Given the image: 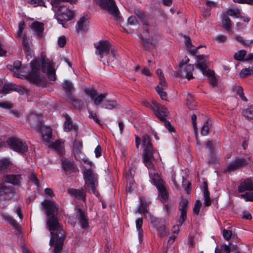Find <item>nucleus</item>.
I'll use <instances>...</instances> for the list:
<instances>
[{
  "label": "nucleus",
  "instance_id": "1",
  "mask_svg": "<svg viewBox=\"0 0 253 253\" xmlns=\"http://www.w3.org/2000/svg\"><path fill=\"white\" fill-rule=\"evenodd\" d=\"M31 71L28 75L27 79L33 84L36 85L45 87L47 81L44 77L41 76L40 73L41 67L42 71L46 73L48 78L50 81H55L56 78L55 70L50 64L48 60L42 58V60L35 58L30 63Z\"/></svg>",
  "mask_w": 253,
  "mask_h": 253
},
{
  "label": "nucleus",
  "instance_id": "2",
  "mask_svg": "<svg viewBox=\"0 0 253 253\" xmlns=\"http://www.w3.org/2000/svg\"><path fill=\"white\" fill-rule=\"evenodd\" d=\"M46 226L51 234L49 245L50 247H54L52 252L59 253L63 249L65 238L63 226L56 215H52L47 218Z\"/></svg>",
  "mask_w": 253,
  "mask_h": 253
},
{
  "label": "nucleus",
  "instance_id": "3",
  "mask_svg": "<svg viewBox=\"0 0 253 253\" xmlns=\"http://www.w3.org/2000/svg\"><path fill=\"white\" fill-rule=\"evenodd\" d=\"M75 0H51L50 3L53 8H57L56 10V19L58 22L63 24V22L70 20L73 18L74 13L66 7V6L60 4L61 2L66 1L73 2Z\"/></svg>",
  "mask_w": 253,
  "mask_h": 253
},
{
  "label": "nucleus",
  "instance_id": "4",
  "mask_svg": "<svg viewBox=\"0 0 253 253\" xmlns=\"http://www.w3.org/2000/svg\"><path fill=\"white\" fill-rule=\"evenodd\" d=\"M31 126L37 131H41L42 139L48 142L52 136V129L49 127L42 126L41 117L37 115H31L30 116Z\"/></svg>",
  "mask_w": 253,
  "mask_h": 253
},
{
  "label": "nucleus",
  "instance_id": "5",
  "mask_svg": "<svg viewBox=\"0 0 253 253\" xmlns=\"http://www.w3.org/2000/svg\"><path fill=\"white\" fill-rule=\"evenodd\" d=\"M142 145L144 148L143 162L148 169H152L154 150L149 135H145L142 137Z\"/></svg>",
  "mask_w": 253,
  "mask_h": 253
},
{
  "label": "nucleus",
  "instance_id": "6",
  "mask_svg": "<svg viewBox=\"0 0 253 253\" xmlns=\"http://www.w3.org/2000/svg\"><path fill=\"white\" fill-rule=\"evenodd\" d=\"M84 178L85 181L84 187L86 191L97 196L99 193L97 190L98 186L97 175L94 174L91 169H85L84 172Z\"/></svg>",
  "mask_w": 253,
  "mask_h": 253
},
{
  "label": "nucleus",
  "instance_id": "7",
  "mask_svg": "<svg viewBox=\"0 0 253 253\" xmlns=\"http://www.w3.org/2000/svg\"><path fill=\"white\" fill-rule=\"evenodd\" d=\"M97 2L102 9L107 10L114 19L117 20L119 19V10L114 0H97Z\"/></svg>",
  "mask_w": 253,
  "mask_h": 253
},
{
  "label": "nucleus",
  "instance_id": "8",
  "mask_svg": "<svg viewBox=\"0 0 253 253\" xmlns=\"http://www.w3.org/2000/svg\"><path fill=\"white\" fill-rule=\"evenodd\" d=\"M238 191L240 193L244 192L246 191H249L244 194L240 195V197L244 199L246 201H253V183L251 179H247L242 182L238 186Z\"/></svg>",
  "mask_w": 253,
  "mask_h": 253
},
{
  "label": "nucleus",
  "instance_id": "9",
  "mask_svg": "<svg viewBox=\"0 0 253 253\" xmlns=\"http://www.w3.org/2000/svg\"><path fill=\"white\" fill-rule=\"evenodd\" d=\"M189 59L187 56H185L179 64V73L180 76H185L188 80L194 78L192 72L194 69V65L188 64Z\"/></svg>",
  "mask_w": 253,
  "mask_h": 253
},
{
  "label": "nucleus",
  "instance_id": "10",
  "mask_svg": "<svg viewBox=\"0 0 253 253\" xmlns=\"http://www.w3.org/2000/svg\"><path fill=\"white\" fill-rule=\"evenodd\" d=\"M8 144L12 149L21 154H24L28 150L26 143L18 138H9Z\"/></svg>",
  "mask_w": 253,
  "mask_h": 253
},
{
  "label": "nucleus",
  "instance_id": "11",
  "mask_svg": "<svg viewBox=\"0 0 253 253\" xmlns=\"http://www.w3.org/2000/svg\"><path fill=\"white\" fill-rule=\"evenodd\" d=\"M95 48V53L100 56V60L101 61L109 55V52L112 49L111 44L107 41L99 42Z\"/></svg>",
  "mask_w": 253,
  "mask_h": 253
},
{
  "label": "nucleus",
  "instance_id": "12",
  "mask_svg": "<svg viewBox=\"0 0 253 253\" xmlns=\"http://www.w3.org/2000/svg\"><path fill=\"white\" fill-rule=\"evenodd\" d=\"M15 192L11 188H9L2 184H0V208L3 209L6 207L1 204L2 201L9 200L14 196Z\"/></svg>",
  "mask_w": 253,
  "mask_h": 253
},
{
  "label": "nucleus",
  "instance_id": "13",
  "mask_svg": "<svg viewBox=\"0 0 253 253\" xmlns=\"http://www.w3.org/2000/svg\"><path fill=\"white\" fill-rule=\"evenodd\" d=\"M42 205L47 217L52 215H57L59 206L54 201L45 200L42 202Z\"/></svg>",
  "mask_w": 253,
  "mask_h": 253
},
{
  "label": "nucleus",
  "instance_id": "14",
  "mask_svg": "<svg viewBox=\"0 0 253 253\" xmlns=\"http://www.w3.org/2000/svg\"><path fill=\"white\" fill-rule=\"evenodd\" d=\"M250 161L244 158L237 157L234 161L229 163L226 169L227 171H233L247 166Z\"/></svg>",
  "mask_w": 253,
  "mask_h": 253
},
{
  "label": "nucleus",
  "instance_id": "15",
  "mask_svg": "<svg viewBox=\"0 0 253 253\" xmlns=\"http://www.w3.org/2000/svg\"><path fill=\"white\" fill-rule=\"evenodd\" d=\"M150 107L160 120L162 121L166 119V117L168 114V110L166 107L155 102H153Z\"/></svg>",
  "mask_w": 253,
  "mask_h": 253
},
{
  "label": "nucleus",
  "instance_id": "16",
  "mask_svg": "<svg viewBox=\"0 0 253 253\" xmlns=\"http://www.w3.org/2000/svg\"><path fill=\"white\" fill-rule=\"evenodd\" d=\"M61 162L62 168L66 174L75 172L78 170L77 165L72 161L65 158H62Z\"/></svg>",
  "mask_w": 253,
  "mask_h": 253
},
{
  "label": "nucleus",
  "instance_id": "17",
  "mask_svg": "<svg viewBox=\"0 0 253 253\" xmlns=\"http://www.w3.org/2000/svg\"><path fill=\"white\" fill-rule=\"evenodd\" d=\"M134 13L142 22L143 29L148 32L150 27V21L151 18L150 16L146 15L144 12L140 9H135Z\"/></svg>",
  "mask_w": 253,
  "mask_h": 253
},
{
  "label": "nucleus",
  "instance_id": "18",
  "mask_svg": "<svg viewBox=\"0 0 253 253\" xmlns=\"http://www.w3.org/2000/svg\"><path fill=\"white\" fill-rule=\"evenodd\" d=\"M154 183L159 191V196L162 198L163 202H165L168 199V192L163 184V181L161 179L154 180Z\"/></svg>",
  "mask_w": 253,
  "mask_h": 253
},
{
  "label": "nucleus",
  "instance_id": "19",
  "mask_svg": "<svg viewBox=\"0 0 253 253\" xmlns=\"http://www.w3.org/2000/svg\"><path fill=\"white\" fill-rule=\"evenodd\" d=\"M207 57L208 56L204 55H196L197 59L196 66L202 71L203 75H205L207 72V70H206L208 67L206 59Z\"/></svg>",
  "mask_w": 253,
  "mask_h": 253
},
{
  "label": "nucleus",
  "instance_id": "20",
  "mask_svg": "<svg viewBox=\"0 0 253 253\" xmlns=\"http://www.w3.org/2000/svg\"><path fill=\"white\" fill-rule=\"evenodd\" d=\"M77 217L79 220V222L83 228L85 229L88 226V219L86 213L81 208L78 209Z\"/></svg>",
  "mask_w": 253,
  "mask_h": 253
},
{
  "label": "nucleus",
  "instance_id": "21",
  "mask_svg": "<svg viewBox=\"0 0 253 253\" xmlns=\"http://www.w3.org/2000/svg\"><path fill=\"white\" fill-rule=\"evenodd\" d=\"M21 179V174H7L2 178L3 181L13 185H19Z\"/></svg>",
  "mask_w": 253,
  "mask_h": 253
},
{
  "label": "nucleus",
  "instance_id": "22",
  "mask_svg": "<svg viewBox=\"0 0 253 253\" xmlns=\"http://www.w3.org/2000/svg\"><path fill=\"white\" fill-rule=\"evenodd\" d=\"M66 121L64 123V128L66 131H69L71 130L77 131L78 130V126L73 124L71 118L67 114L64 115Z\"/></svg>",
  "mask_w": 253,
  "mask_h": 253
},
{
  "label": "nucleus",
  "instance_id": "23",
  "mask_svg": "<svg viewBox=\"0 0 253 253\" xmlns=\"http://www.w3.org/2000/svg\"><path fill=\"white\" fill-rule=\"evenodd\" d=\"M88 29V21L83 17L80 19L77 24L76 30L77 32L80 31H86Z\"/></svg>",
  "mask_w": 253,
  "mask_h": 253
},
{
  "label": "nucleus",
  "instance_id": "24",
  "mask_svg": "<svg viewBox=\"0 0 253 253\" xmlns=\"http://www.w3.org/2000/svg\"><path fill=\"white\" fill-rule=\"evenodd\" d=\"M68 193L79 200H84L85 199V194L83 189H69Z\"/></svg>",
  "mask_w": 253,
  "mask_h": 253
},
{
  "label": "nucleus",
  "instance_id": "25",
  "mask_svg": "<svg viewBox=\"0 0 253 253\" xmlns=\"http://www.w3.org/2000/svg\"><path fill=\"white\" fill-rule=\"evenodd\" d=\"M32 29L38 37H41L44 30L43 24L41 22H35L32 24Z\"/></svg>",
  "mask_w": 253,
  "mask_h": 253
},
{
  "label": "nucleus",
  "instance_id": "26",
  "mask_svg": "<svg viewBox=\"0 0 253 253\" xmlns=\"http://www.w3.org/2000/svg\"><path fill=\"white\" fill-rule=\"evenodd\" d=\"M104 58L105 59L102 61L103 62L104 64L105 63V61H106L108 65H110L113 66L114 65V62L116 59L115 50L114 48L111 49L110 53L109 52V55Z\"/></svg>",
  "mask_w": 253,
  "mask_h": 253
},
{
  "label": "nucleus",
  "instance_id": "27",
  "mask_svg": "<svg viewBox=\"0 0 253 253\" xmlns=\"http://www.w3.org/2000/svg\"><path fill=\"white\" fill-rule=\"evenodd\" d=\"M0 214L3 218L9 222L17 230L19 229L20 226L18 223L14 218H13L12 217L10 216L9 214L3 212H1Z\"/></svg>",
  "mask_w": 253,
  "mask_h": 253
},
{
  "label": "nucleus",
  "instance_id": "28",
  "mask_svg": "<svg viewBox=\"0 0 253 253\" xmlns=\"http://www.w3.org/2000/svg\"><path fill=\"white\" fill-rule=\"evenodd\" d=\"M136 227L138 232V238L140 241L142 239L143 231L142 228L143 219L142 218H138L136 220Z\"/></svg>",
  "mask_w": 253,
  "mask_h": 253
},
{
  "label": "nucleus",
  "instance_id": "29",
  "mask_svg": "<svg viewBox=\"0 0 253 253\" xmlns=\"http://www.w3.org/2000/svg\"><path fill=\"white\" fill-rule=\"evenodd\" d=\"M188 201L186 199H183L179 203V210L181 214H186L188 209Z\"/></svg>",
  "mask_w": 253,
  "mask_h": 253
},
{
  "label": "nucleus",
  "instance_id": "30",
  "mask_svg": "<svg viewBox=\"0 0 253 253\" xmlns=\"http://www.w3.org/2000/svg\"><path fill=\"white\" fill-rule=\"evenodd\" d=\"M222 27L227 31L231 30V21L228 15H224L222 18Z\"/></svg>",
  "mask_w": 253,
  "mask_h": 253
},
{
  "label": "nucleus",
  "instance_id": "31",
  "mask_svg": "<svg viewBox=\"0 0 253 253\" xmlns=\"http://www.w3.org/2000/svg\"><path fill=\"white\" fill-rule=\"evenodd\" d=\"M209 76V80L210 84L213 86H216L217 84V81L214 76V72L210 69L207 70V73L205 74Z\"/></svg>",
  "mask_w": 253,
  "mask_h": 253
},
{
  "label": "nucleus",
  "instance_id": "32",
  "mask_svg": "<svg viewBox=\"0 0 253 253\" xmlns=\"http://www.w3.org/2000/svg\"><path fill=\"white\" fill-rule=\"evenodd\" d=\"M63 87L65 90L66 93L70 96L72 90L74 89V86L72 83L69 81H65L63 83Z\"/></svg>",
  "mask_w": 253,
  "mask_h": 253
},
{
  "label": "nucleus",
  "instance_id": "33",
  "mask_svg": "<svg viewBox=\"0 0 253 253\" xmlns=\"http://www.w3.org/2000/svg\"><path fill=\"white\" fill-rule=\"evenodd\" d=\"M117 105L116 101L105 100L102 104V107L106 109H113Z\"/></svg>",
  "mask_w": 253,
  "mask_h": 253
},
{
  "label": "nucleus",
  "instance_id": "34",
  "mask_svg": "<svg viewBox=\"0 0 253 253\" xmlns=\"http://www.w3.org/2000/svg\"><path fill=\"white\" fill-rule=\"evenodd\" d=\"M232 89L234 92L239 95L242 100L244 101H247V98L244 96L243 89L240 86H234L232 87Z\"/></svg>",
  "mask_w": 253,
  "mask_h": 253
},
{
  "label": "nucleus",
  "instance_id": "35",
  "mask_svg": "<svg viewBox=\"0 0 253 253\" xmlns=\"http://www.w3.org/2000/svg\"><path fill=\"white\" fill-rule=\"evenodd\" d=\"M107 94V93H101L99 95L97 94L94 98H93L92 100L94 104L96 106L99 105L101 103H103L104 99L106 98Z\"/></svg>",
  "mask_w": 253,
  "mask_h": 253
},
{
  "label": "nucleus",
  "instance_id": "36",
  "mask_svg": "<svg viewBox=\"0 0 253 253\" xmlns=\"http://www.w3.org/2000/svg\"><path fill=\"white\" fill-rule=\"evenodd\" d=\"M247 52L245 50H240L234 55V59L238 61H244Z\"/></svg>",
  "mask_w": 253,
  "mask_h": 253
},
{
  "label": "nucleus",
  "instance_id": "37",
  "mask_svg": "<svg viewBox=\"0 0 253 253\" xmlns=\"http://www.w3.org/2000/svg\"><path fill=\"white\" fill-rule=\"evenodd\" d=\"M22 40V43L23 46V49L28 51L29 49L31 48L30 43L29 42V39L25 34H23L21 36Z\"/></svg>",
  "mask_w": 253,
  "mask_h": 253
},
{
  "label": "nucleus",
  "instance_id": "38",
  "mask_svg": "<svg viewBox=\"0 0 253 253\" xmlns=\"http://www.w3.org/2000/svg\"><path fill=\"white\" fill-rule=\"evenodd\" d=\"M253 109L251 107L243 111V115L249 120L253 119Z\"/></svg>",
  "mask_w": 253,
  "mask_h": 253
},
{
  "label": "nucleus",
  "instance_id": "39",
  "mask_svg": "<svg viewBox=\"0 0 253 253\" xmlns=\"http://www.w3.org/2000/svg\"><path fill=\"white\" fill-rule=\"evenodd\" d=\"M211 126V124H210L208 121L204 123L201 130V134L202 135L206 136L209 133Z\"/></svg>",
  "mask_w": 253,
  "mask_h": 253
},
{
  "label": "nucleus",
  "instance_id": "40",
  "mask_svg": "<svg viewBox=\"0 0 253 253\" xmlns=\"http://www.w3.org/2000/svg\"><path fill=\"white\" fill-rule=\"evenodd\" d=\"M82 147V141L80 140L76 139L74 143V149L77 154H79L81 152Z\"/></svg>",
  "mask_w": 253,
  "mask_h": 253
},
{
  "label": "nucleus",
  "instance_id": "41",
  "mask_svg": "<svg viewBox=\"0 0 253 253\" xmlns=\"http://www.w3.org/2000/svg\"><path fill=\"white\" fill-rule=\"evenodd\" d=\"M253 72V67L252 68H248L243 69L240 73V78H245L248 77L249 75H251Z\"/></svg>",
  "mask_w": 253,
  "mask_h": 253
},
{
  "label": "nucleus",
  "instance_id": "42",
  "mask_svg": "<svg viewBox=\"0 0 253 253\" xmlns=\"http://www.w3.org/2000/svg\"><path fill=\"white\" fill-rule=\"evenodd\" d=\"M180 180L182 179V187L185 189L187 193L189 194L191 190L190 183L187 180L185 179L184 176H183L181 177H180Z\"/></svg>",
  "mask_w": 253,
  "mask_h": 253
},
{
  "label": "nucleus",
  "instance_id": "43",
  "mask_svg": "<svg viewBox=\"0 0 253 253\" xmlns=\"http://www.w3.org/2000/svg\"><path fill=\"white\" fill-rule=\"evenodd\" d=\"M21 63L19 61H15L12 65H9L8 66L9 69L12 71H18L21 69Z\"/></svg>",
  "mask_w": 253,
  "mask_h": 253
},
{
  "label": "nucleus",
  "instance_id": "44",
  "mask_svg": "<svg viewBox=\"0 0 253 253\" xmlns=\"http://www.w3.org/2000/svg\"><path fill=\"white\" fill-rule=\"evenodd\" d=\"M10 162L6 159L0 160V171L6 170L9 167Z\"/></svg>",
  "mask_w": 253,
  "mask_h": 253
},
{
  "label": "nucleus",
  "instance_id": "45",
  "mask_svg": "<svg viewBox=\"0 0 253 253\" xmlns=\"http://www.w3.org/2000/svg\"><path fill=\"white\" fill-rule=\"evenodd\" d=\"M237 248V246H233L229 247L228 245H223L221 247L222 253H230L231 251H236Z\"/></svg>",
  "mask_w": 253,
  "mask_h": 253
},
{
  "label": "nucleus",
  "instance_id": "46",
  "mask_svg": "<svg viewBox=\"0 0 253 253\" xmlns=\"http://www.w3.org/2000/svg\"><path fill=\"white\" fill-rule=\"evenodd\" d=\"M240 14V10L239 8L230 9L228 10L226 13V15L235 16L239 17V15Z\"/></svg>",
  "mask_w": 253,
  "mask_h": 253
},
{
  "label": "nucleus",
  "instance_id": "47",
  "mask_svg": "<svg viewBox=\"0 0 253 253\" xmlns=\"http://www.w3.org/2000/svg\"><path fill=\"white\" fill-rule=\"evenodd\" d=\"M155 89L157 92L161 97V99L164 100H167V94L166 92L164 91L163 90L164 89H162L161 87H159V86H156Z\"/></svg>",
  "mask_w": 253,
  "mask_h": 253
},
{
  "label": "nucleus",
  "instance_id": "48",
  "mask_svg": "<svg viewBox=\"0 0 253 253\" xmlns=\"http://www.w3.org/2000/svg\"><path fill=\"white\" fill-rule=\"evenodd\" d=\"M29 180L34 183L36 185L39 186L40 184L39 180L38 179L36 174L35 173H31L28 176Z\"/></svg>",
  "mask_w": 253,
  "mask_h": 253
},
{
  "label": "nucleus",
  "instance_id": "49",
  "mask_svg": "<svg viewBox=\"0 0 253 253\" xmlns=\"http://www.w3.org/2000/svg\"><path fill=\"white\" fill-rule=\"evenodd\" d=\"M85 93L89 96L90 98L93 99L97 95V90L94 88H87L85 89Z\"/></svg>",
  "mask_w": 253,
  "mask_h": 253
},
{
  "label": "nucleus",
  "instance_id": "50",
  "mask_svg": "<svg viewBox=\"0 0 253 253\" xmlns=\"http://www.w3.org/2000/svg\"><path fill=\"white\" fill-rule=\"evenodd\" d=\"M235 39L237 42L241 43L244 45L249 46L250 44L253 43V40L245 41L243 40V38L241 36L236 37Z\"/></svg>",
  "mask_w": 253,
  "mask_h": 253
},
{
  "label": "nucleus",
  "instance_id": "51",
  "mask_svg": "<svg viewBox=\"0 0 253 253\" xmlns=\"http://www.w3.org/2000/svg\"><path fill=\"white\" fill-rule=\"evenodd\" d=\"M140 200L141 203V206L138 208L137 211H136V213L138 212L141 213L142 212H143V214L145 215L146 214L148 213V211L146 209L145 207V205L142 201V198H140Z\"/></svg>",
  "mask_w": 253,
  "mask_h": 253
},
{
  "label": "nucleus",
  "instance_id": "52",
  "mask_svg": "<svg viewBox=\"0 0 253 253\" xmlns=\"http://www.w3.org/2000/svg\"><path fill=\"white\" fill-rule=\"evenodd\" d=\"M202 206V203L199 200H197L196 201L193 209V211L194 213L198 215L199 213L200 208Z\"/></svg>",
  "mask_w": 253,
  "mask_h": 253
},
{
  "label": "nucleus",
  "instance_id": "53",
  "mask_svg": "<svg viewBox=\"0 0 253 253\" xmlns=\"http://www.w3.org/2000/svg\"><path fill=\"white\" fill-rule=\"evenodd\" d=\"M15 86V84H5L2 87V92L5 94L8 92L10 90H14V87Z\"/></svg>",
  "mask_w": 253,
  "mask_h": 253
},
{
  "label": "nucleus",
  "instance_id": "54",
  "mask_svg": "<svg viewBox=\"0 0 253 253\" xmlns=\"http://www.w3.org/2000/svg\"><path fill=\"white\" fill-rule=\"evenodd\" d=\"M28 2L33 5L34 7H36L39 5L45 7L44 5V2L42 0H29Z\"/></svg>",
  "mask_w": 253,
  "mask_h": 253
},
{
  "label": "nucleus",
  "instance_id": "55",
  "mask_svg": "<svg viewBox=\"0 0 253 253\" xmlns=\"http://www.w3.org/2000/svg\"><path fill=\"white\" fill-rule=\"evenodd\" d=\"M66 38L65 36L60 37L57 41V43L59 47H63L66 43Z\"/></svg>",
  "mask_w": 253,
  "mask_h": 253
},
{
  "label": "nucleus",
  "instance_id": "56",
  "mask_svg": "<svg viewBox=\"0 0 253 253\" xmlns=\"http://www.w3.org/2000/svg\"><path fill=\"white\" fill-rule=\"evenodd\" d=\"M14 90L19 92L20 94H23L24 93H27L28 90L23 86H19L15 85L14 87Z\"/></svg>",
  "mask_w": 253,
  "mask_h": 253
},
{
  "label": "nucleus",
  "instance_id": "57",
  "mask_svg": "<svg viewBox=\"0 0 253 253\" xmlns=\"http://www.w3.org/2000/svg\"><path fill=\"white\" fill-rule=\"evenodd\" d=\"M127 23L130 25H135L138 24V21L134 16L129 17L127 19Z\"/></svg>",
  "mask_w": 253,
  "mask_h": 253
},
{
  "label": "nucleus",
  "instance_id": "58",
  "mask_svg": "<svg viewBox=\"0 0 253 253\" xmlns=\"http://www.w3.org/2000/svg\"><path fill=\"white\" fill-rule=\"evenodd\" d=\"M157 86L162 88V89H166L167 87V83L165 81L164 77H161L159 79V84Z\"/></svg>",
  "mask_w": 253,
  "mask_h": 253
},
{
  "label": "nucleus",
  "instance_id": "59",
  "mask_svg": "<svg viewBox=\"0 0 253 253\" xmlns=\"http://www.w3.org/2000/svg\"><path fill=\"white\" fill-rule=\"evenodd\" d=\"M232 234V231L229 230L224 229L223 231V236L227 240L231 238Z\"/></svg>",
  "mask_w": 253,
  "mask_h": 253
},
{
  "label": "nucleus",
  "instance_id": "60",
  "mask_svg": "<svg viewBox=\"0 0 253 253\" xmlns=\"http://www.w3.org/2000/svg\"><path fill=\"white\" fill-rule=\"evenodd\" d=\"M25 23L24 22H21L18 25V31L17 32V37H20L22 34V31L25 28Z\"/></svg>",
  "mask_w": 253,
  "mask_h": 253
},
{
  "label": "nucleus",
  "instance_id": "61",
  "mask_svg": "<svg viewBox=\"0 0 253 253\" xmlns=\"http://www.w3.org/2000/svg\"><path fill=\"white\" fill-rule=\"evenodd\" d=\"M184 38L185 45L189 49V50L190 52V50L192 49V47H193L192 43L190 41V39L189 37H186L185 36H184Z\"/></svg>",
  "mask_w": 253,
  "mask_h": 253
},
{
  "label": "nucleus",
  "instance_id": "62",
  "mask_svg": "<svg viewBox=\"0 0 253 253\" xmlns=\"http://www.w3.org/2000/svg\"><path fill=\"white\" fill-rule=\"evenodd\" d=\"M158 230L161 237H164L167 235V231L165 226L159 227Z\"/></svg>",
  "mask_w": 253,
  "mask_h": 253
},
{
  "label": "nucleus",
  "instance_id": "63",
  "mask_svg": "<svg viewBox=\"0 0 253 253\" xmlns=\"http://www.w3.org/2000/svg\"><path fill=\"white\" fill-rule=\"evenodd\" d=\"M150 220L152 224H153L155 226H157L159 223V221H161L162 219H159L150 214Z\"/></svg>",
  "mask_w": 253,
  "mask_h": 253
},
{
  "label": "nucleus",
  "instance_id": "64",
  "mask_svg": "<svg viewBox=\"0 0 253 253\" xmlns=\"http://www.w3.org/2000/svg\"><path fill=\"white\" fill-rule=\"evenodd\" d=\"M215 40L218 42H224L227 40V37L224 35H218L215 37Z\"/></svg>",
  "mask_w": 253,
  "mask_h": 253
}]
</instances>
